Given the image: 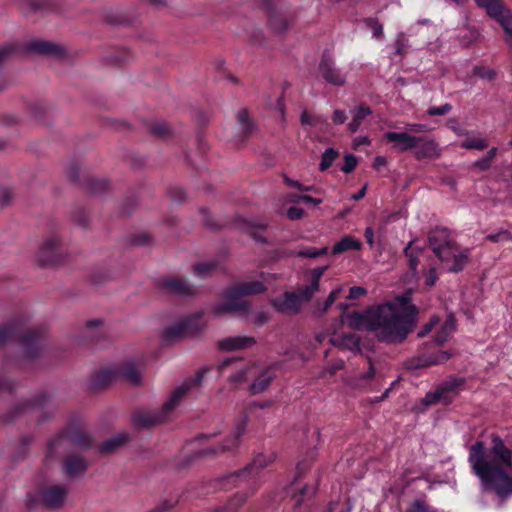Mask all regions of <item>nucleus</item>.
Masks as SVG:
<instances>
[{
	"label": "nucleus",
	"mask_w": 512,
	"mask_h": 512,
	"mask_svg": "<svg viewBox=\"0 0 512 512\" xmlns=\"http://www.w3.org/2000/svg\"><path fill=\"white\" fill-rule=\"evenodd\" d=\"M347 120V115L344 110L336 109L332 115V121L335 125L344 124Z\"/></svg>",
	"instance_id": "obj_57"
},
{
	"label": "nucleus",
	"mask_w": 512,
	"mask_h": 512,
	"mask_svg": "<svg viewBox=\"0 0 512 512\" xmlns=\"http://www.w3.org/2000/svg\"><path fill=\"white\" fill-rule=\"evenodd\" d=\"M366 294V289L359 286L351 287L349 290V299H356Z\"/></svg>",
	"instance_id": "obj_63"
},
{
	"label": "nucleus",
	"mask_w": 512,
	"mask_h": 512,
	"mask_svg": "<svg viewBox=\"0 0 512 512\" xmlns=\"http://www.w3.org/2000/svg\"><path fill=\"white\" fill-rule=\"evenodd\" d=\"M290 23V20L280 12H273L269 17V26L276 35H282Z\"/></svg>",
	"instance_id": "obj_31"
},
{
	"label": "nucleus",
	"mask_w": 512,
	"mask_h": 512,
	"mask_svg": "<svg viewBox=\"0 0 512 512\" xmlns=\"http://www.w3.org/2000/svg\"><path fill=\"white\" fill-rule=\"evenodd\" d=\"M415 147L413 148L417 159L434 158L440 156L438 143L429 137L417 136Z\"/></svg>",
	"instance_id": "obj_16"
},
{
	"label": "nucleus",
	"mask_w": 512,
	"mask_h": 512,
	"mask_svg": "<svg viewBox=\"0 0 512 512\" xmlns=\"http://www.w3.org/2000/svg\"><path fill=\"white\" fill-rule=\"evenodd\" d=\"M492 443L487 451L482 441L475 442L469 449L468 462L484 491L505 498L512 495V476L508 474L512 470V451L497 435H493Z\"/></svg>",
	"instance_id": "obj_2"
},
{
	"label": "nucleus",
	"mask_w": 512,
	"mask_h": 512,
	"mask_svg": "<svg viewBox=\"0 0 512 512\" xmlns=\"http://www.w3.org/2000/svg\"><path fill=\"white\" fill-rule=\"evenodd\" d=\"M474 74L480 77L481 79H485L488 81H493L496 77L495 70L483 66H475Z\"/></svg>",
	"instance_id": "obj_45"
},
{
	"label": "nucleus",
	"mask_w": 512,
	"mask_h": 512,
	"mask_svg": "<svg viewBox=\"0 0 512 512\" xmlns=\"http://www.w3.org/2000/svg\"><path fill=\"white\" fill-rule=\"evenodd\" d=\"M28 50L40 55L62 57L64 48L58 44L44 40H34L28 44Z\"/></svg>",
	"instance_id": "obj_21"
},
{
	"label": "nucleus",
	"mask_w": 512,
	"mask_h": 512,
	"mask_svg": "<svg viewBox=\"0 0 512 512\" xmlns=\"http://www.w3.org/2000/svg\"><path fill=\"white\" fill-rule=\"evenodd\" d=\"M68 444L82 446L88 448L92 445V439L89 435L82 431H65L53 438L48 445L49 456L57 455L60 449Z\"/></svg>",
	"instance_id": "obj_9"
},
{
	"label": "nucleus",
	"mask_w": 512,
	"mask_h": 512,
	"mask_svg": "<svg viewBox=\"0 0 512 512\" xmlns=\"http://www.w3.org/2000/svg\"><path fill=\"white\" fill-rule=\"evenodd\" d=\"M61 260L62 254L60 253V241L58 237L51 236L47 238L39 250L38 262L43 266H47L58 264Z\"/></svg>",
	"instance_id": "obj_12"
},
{
	"label": "nucleus",
	"mask_w": 512,
	"mask_h": 512,
	"mask_svg": "<svg viewBox=\"0 0 512 512\" xmlns=\"http://www.w3.org/2000/svg\"><path fill=\"white\" fill-rule=\"evenodd\" d=\"M300 121L302 125H307L311 127H318L320 125H327V123L320 118L319 116L311 115L307 111H303L300 116Z\"/></svg>",
	"instance_id": "obj_41"
},
{
	"label": "nucleus",
	"mask_w": 512,
	"mask_h": 512,
	"mask_svg": "<svg viewBox=\"0 0 512 512\" xmlns=\"http://www.w3.org/2000/svg\"><path fill=\"white\" fill-rule=\"evenodd\" d=\"M270 459L265 455H257L252 463H250L247 467H245L243 470L238 471L237 473L232 474L231 478L242 480H252L256 479L262 469L268 466L270 463Z\"/></svg>",
	"instance_id": "obj_15"
},
{
	"label": "nucleus",
	"mask_w": 512,
	"mask_h": 512,
	"mask_svg": "<svg viewBox=\"0 0 512 512\" xmlns=\"http://www.w3.org/2000/svg\"><path fill=\"white\" fill-rule=\"evenodd\" d=\"M405 256L408 258V265L413 275L417 273L419 257L422 254L421 248H414L413 241H410L404 249Z\"/></svg>",
	"instance_id": "obj_33"
},
{
	"label": "nucleus",
	"mask_w": 512,
	"mask_h": 512,
	"mask_svg": "<svg viewBox=\"0 0 512 512\" xmlns=\"http://www.w3.org/2000/svg\"><path fill=\"white\" fill-rule=\"evenodd\" d=\"M204 324L200 315H192L180 319L165 328L163 337L167 341H174L186 336H195L203 330Z\"/></svg>",
	"instance_id": "obj_7"
},
{
	"label": "nucleus",
	"mask_w": 512,
	"mask_h": 512,
	"mask_svg": "<svg viewBox=\"0 0 512 512\" xmlns=\"http://www.w3.org/2000/svg\"><path fill=\"white\" fill-rule=\"evenodd\" d=\"M318 290L319 284L311 280L310 283L301 288L297 294L300 296V300L303 303L304 301H309Z\"/></svg>",
	"instance_id": "obj_39"
},
{
	"label": "nucleus",
	"mask_w": 512,
	"mask_h": 512,
	"mask_svg": "<svg viewBox=\"0 0 512 512\" xmlns=\"http://www.w3.org/2000/svg\"><path fill=\"white\" fill-rule=\"evenodd\" d=\"M32 11H40V10H54L55 6L51 0H33L31 2Z\"/></svg>",
	"instance_id": "obj_49"
},
{
	"label": "nucleus",
	"mask_w": 512,
	"mask_h": 512,
	"mask_svg": "<svg viewBox=\"0 0 512 512\" xmlns=\"http://www.w3.org/2000/svg\"><path fill=\"white\" fill-rule=\"evenodd\" d=\"M240 125V130L244 136L248 135L252 129V124L248 120V113L246 110H241L237 114Z\"/></svg>",
	"instance_id": "obj_43"
},
{
	"label": "nucleus",
	"mask_w": 512,
	"mask_h": 512,
	"mask_svg": "<svg viewBox=\"0 0 512 512\" xmlns=\"http://www.w3.org/2000/svg\"><path fill=\"white\" fill-rule=\"evenodd\" d=\"M208 368L199 369L195 376L186 380L183 384L176 387L168 400L163 404L160 411H140L133 415V424L137 428H151L167 420L169 414L178 406L182 398L192 386L200 385Z\"/></svg>",
	"instance_id": "obj_3"
},
{
	"label": "nucleus",
	"mask_w": 512,
	"mask_h": 512,
	"mask_svg": "<svg viewBox=\"0 0 512 512\" xmlns=\"http://www.w3.org/2000/svg\"><path fill=\"white\" fill-rule=\"evenodd\" d=\"M366 24L372 28L373 37L382 38L384 36L383 25L377 20L369 18L366 20Z\"/></svg>",
	"instance_id": "obj_52"
},
{
	"label": "nucleus",
	"mask_w": 512,
	"mask_h": 512,
	"mask_svg": "<svg viewBox=\"0 0 512 512\" xmlns=\"http://www.w3.org/2000/svg\"><path fill=\"white\" fill-rule=\"evenodd\" d=\"M330 343L333 346L339 347L342 350H348L353 353H360V337L356 334L349 333V334H343L340 336L332 337L330 340Z\"/></svg>",
	"instance_id": "obj_23"
},
{
	"label": "nucleus",
	"mask_w": 512,
	"mask_h": 512,
	"mask_svg": "<svg viewBox=\"0 0 512 512\" xmlns=\"http://www.w3.org/2000/svg\"><path fill=\"white\" fill-rule=\"evenodd\" d=\"M344 367V361L342 359L333 360L330 364L325 368V372L333 375L336 371L342 369Z\"/></svg>",
	"instance_id": "obj_56"
},
{
	"label": "nucleus",
	"mask_w": 512,
	"mask_h": 512,
	"mask_svg": "<svg viewBox=\"0 0 512 512\" xmlns=\"http://www.w3.org/2000/svg\"><path fill=\"white\" fill-rule=\"evenodd\" d=\"M107 181L102 179H93L90 182V188L94 193H99L107 187Z\"/></svg>",
	"instance_id": "obj_58"
},
{
	"label": "nucleus",
	"mask_w": 512,
	"mask_h": 512,
	"mask_svg": "<svg viewBox=\"0 0 512 512\" xmlns=\"http://www.w3.org/2000/svg\"><path fill=\"white\" fill-rule=\"evenodd\" d=\"M247 425V419L243 418L236 426L233 432V437L231 439H226L224 443L219 447H211L208 449H204L199 452V456H207V455H216L220 451L226 452L231 451L234 448H237L240 444L241 437L245 434Z\"/></svg>",
	"instance_id": "obj_13"
},
{
	"label": "nucleus",
	"mask_w": 512,
	"mask_h": 512,
	"mask_svg": "<svg viewBox=\"0 0 512 512\" xmlns=\"http://www.w3.org/2000/svg\"><path fill=\"white\" fill-rule=\"evenodd\" d=\"M357 164V158L352 154H348L344 158V164L342 165L341 170L344 173H350L356 168Z\"/></svg>",
	"instance_id": "obj_50"
},
{
	"label": "nucleus",
	"mask_w": 512,
	"mask_h": 512,
	"mask_svg": "<svg viewBox=\"0 0 512 512\" xmlns=\"http://www.w3.org/2000/svg\"><path fill=\"white\" fill-rule=\"evenodd\" d=\"M87 462L78 455L69 456L63 464V472L69 477H77L85 473Z\"/></svg>",
	"instance_id": "obj_24"
},
{
	"label": "nucleus",
	"mask_w": 512,
	"mask_h": 512,
	"mask_svg": "<svg viewBox=\"0 0 512 512\" xmlns=\"http://www.w3.org/2000/svg\"><path fill=\"white\" fill-rule=\"evenodd\" d=\"M338 156V152L333 148H327L321 156V162L319 168L321 171L327 170L335 161Z\"/></svg>",
	"instance_id": "obj_38"
},
{
	"label": "nucleus",
	"mask_w": 512,
	"mask_h": 512,
	"mask_svg": "<svg viewBox=\"0 0 512 512\" xmlns=\"http://www.w3.org/2000/svg\"><path fill=\"white\" fill-rule=\"evenodd\" d=\"M439 323V318L434 316L431 317L429 322L418 332V337H425L432 329Z\"/></svg>",
	"instance_id": "obj_54"
},
{
	"label": "nucleus",
	"mask_w": 512,
	"mask_h": 512,
	"mask_svg": "<svg viewBox=\"0 0 512 512\" xmlns=\"http://www.w3.org/2000/svg\"><path fill=\"white\" fill-rule=\"evenodd\" d=\"M322 77L329 83L341 86L345 83V76L335 67L334 62L323 57L319 66Z\"/></svg>",
	"instance_id": "obj_19"
},
{
	"label": "nucleus",
	"mask_w": 512,
	"mask_h": 512,
	"mask_svg": "<svg viewBox=\"0 0 512 512\" xmlns=\"http://www.w3.org/2000/svg\"><path fill=\"white\" fill-rule=\"evenodd\" d=\"M275 378L273 367L263 369L257 378L251 383L250 391L252 394H259L266 390L271 381Z\"/></svg>",
	"instance_id": "obj_25"
},
{
	"label": "nucleus",
	"mask_w": 512,
	"mask_h": 512,
	"mask_svg": "<svg viewBox=\"0 0 512 512\" xmlns=\"http://www.w3.org/2000/svg\"><path fill=\"white\" fill-rule=\"evenodd\" d=\"M408 302L409 294H405L394 303L381 304L364 313L353 312L348 315L349 326L373 332L382 342H402L417 321V308Z\"/></svg>",
	"instance_id": "obj_1"
},
{
	"label": "nucleus",
	"mask_w": 512,
	"mask_h": 512,
	"mask_svg": "<svg viewBox=\"0 0 512 512\" xmlns=\"http://www.w3.org/2000/svg\"><path fill=\"white\" fill-rule=\"evenodd\" d=\"M464 384V379L450 377L442 382L434 391L428 392L422 400L425 406H432L438 403L448 405L452 402L453 395Z\"/></svg>",
	"instance_id": "obj_8"
},
{
	"label": "nucleus",
	"mask_w": 512,
	"mask_h": 512,
	"mask_svg": "<svg viewBox=\"0 0 512 512\" xmlns=\"http://www.w3.org/2000/svg\"><path fill=\"white\" fill-rule=\"evenodd\" d=\"M461 147L469 150L482 151L488 147V141L480 136L467 137L462 143Z\"/></svg>",
	"instance_id": "obj_36"
},
{
	"label": "nucleus",
	"mask_w": 512,
	"mask_h": 512,
	"mask_svg": "<svg viewBox=\"0 0 512 512\" xmlns=\"http://www.w3.org/2000/svg\"><path fill=\"white\" fill-rule=\"evenodd\" d=\"M256 344L252 336H230L217 341L216 347L221 352H235L245 350Z\"/></svg>",
	"instance_id": "obj_14"
},
{
	"label": "nucleus",
	"mask_w": 512,
	"mask_h": 512,
	"mask_svg": "<svg viewBox=\"0 0 512 512\" xmlns=\"http://www.w3.org/2000/svg\"><path fill=\"white\" fill-rule=\"evenodd\" d=\"M486 239L495 243L508 242L512 240V236L507 230H500L497 233L487 235Z\"/></svg>",
	"instance_id": "obj_46"
},
{
	"label": "nucleus",
	"mask_w": 512,
	"mask_h": 512,
	"mask_svg": "<svg viewBox=\"0 0 512 512\" xmlns=\"http://www.w3.org/2000/svg\"><path fill=\"white\" fill-rule=\"evenodd\" d=\"M361 243L351 236H345L337 242L332 249L333 254H340L349 250H359Z\"/></svg>",
	"instance_id": "obj_32"
},
{
	"label": "nucleus",
	"mask_w": 512,
	"mask_h": 512,
	"mask_svg": "<svg viewBox=\"0 0 512 512\" xmlns=\"http://www.w3.org/2000/svg\"><path fill=\"white\" fill-rule=\"evenodd\" d=\"M341 291H342L341 287L333 289L330 292L328 298L321 305L318 304L319 311L321 313H325L332 306V304L335 302L337 296L341 293Z\"/></svg>",
	"instance_id": "obj_44"
},
{
	"label": "nucleus",
	"mask_w": 512,
	"mask_h": 512,
	"mask_svg": "<svg viewBox=\"0 0 512 512\" xmlns=\"http://www.w3.org/2000/svg\"><path fill=\"white\" fill-rule=\"evenodd\" d=\"M451 357V354L447 351H439L436 354L423 356L415 360V363L412 365L414 368L427 367L430 365H437L444 363Z\"/></svg>",
	"instance_id": "obj_29"
},
{
	"label": "nucleus",
	"mask_w": 512,
	"mask_h": 512,
	"mask_svg": "<svg viewBox=\"0 0 512 512\" xmlns=\"http://www.w3.org/2000/svg\"><path fill=\"white\" fill-rule=\"evenodd\" d=\"M127 440V436L124 434L114 435L106 439L100 446V451L103 453H109L123 445Z\"/></svg>",
	"instance_id": "obj_34"
},
{
	"label": "nucleus",
	"mask_w": 512,
	"mask_h": 512,
	"mask_svg": "<svg viewBox=\"0 0 512 512\" xmlns=\"http://www.w3.org/2000/svg\"><path fill=\"white\" fill-rule=\"evenodd\" d=\"M405 512H435L422 500L413 501Z\"/></svg>",
	"instance_id": "obj_48"
},
{
	"label": "nucleus",
	"mask_w": 512,
	"mask_h": 512,
	"mask_svg": "<svg viewBox=\"0 0 512 512\" xmlns=\"http://www.w3.org/2000/svg\"><path fill=\"white\" fill-rule=\"evenodd\" d=\"M456 329L455 319L452 315L448 316L446 320L441 324L440 329L434 336L433 342L435 345H443L448 341L450 336Z\"/></svg>",
	"instance_id": "obj_26"
},
{
	"label": "nucleus",
	"mask_w": 512,
	"mask_h": 512,
	"mask_svg": "<svg viewBox=\"0 0 512 512\" xmlns=\"http://www.w3.org/2000/svg\"><path fill=\"white\" fill-rule=\"evenodd\" d=\"M247 496L243 493H238L230 499V501L224 506L214 512H237L238 509L245 503Z\"/></svg>",
	"instance_id": "obj_35"
},
{
	"label": "nucleus",
	"mask_w": 512,
	"mask_h": 512,
	"mask_svg": "<svg viewBox=\"0 0 512 512\" xmlns=\"http://www.w3.org/2000/svg\"><path fill=\"white\" fill-rule=\"evenodd\" d=\"M416 137L407 132H386L384 134L385 140L394 143V147L399 152L413 150L416 145Z\"/></svg>",
	"instance_id": "obj_18"
},
{
	"label": "nucleus",
	"mask_w": 512,
	"mask_h": 512,
	"mask_svg": "<svg viewBox=\"0 0 512 512\" xmlns=\"http://www.w3.org/2000/svg\"><path fill=\"white\" fill-rule=\"evenodd\" d=\"M452 110V105L449 103H445L441 106H432L427 110V114L429 116H442L450 113Z\"/></svg>",
	"instance_id": "obj_47"
},
{
	"label": "nucleus",
	"mask_w": 512,
	"mask_h": 512,
	"mask_svg": "<svg viewBox=\"0 0 512 512\" xmlns=\"http://www.w3.org/2000/svg\"><path fill=\"white\" fill-rule=\"evenodd\" d=\"M435 255L442 262L447 263L448 271L453 273L462 271L469 257L468 251H460L455 242L442 248L440 252H435Z\"/></svg>",
	"instance_id": "obj_10"
},
{
	"label": "nucleus",
	"mask_w": 512,
	"mask_h": 512,
	"mask_svg": "<svg viewBox=\"0 0 512 512\" xmlns=\"http://www.w3.org/2000/svg\"><path fill=\"white\" fill-rule=\"evenodd\" d=\"M351 113H352V120L348 124V129L352 133H355L361 127L365 118L372 113V110L368 106L361 105V106L354 108L351 111Z\"/></svg>",
	"instance_id": "obj_30"
},
{
	"label": "nucleus",
	"mask_w": 512,
	"mask_h": 512,
	"mask_svg": "<svg viewBox=\"0 0 512 512\" xmlns=\"http://www.w3.org/2000/svg\"><path fill=\"white\" fill-rule=\"evenodd\" d=\"M303 215H304V210L299 207H290L287 210V217L290 220H298V219L302 218Z\"/></svg>",
	"instance_id": "obj_59"
},
{
	"label": "nucleus",
	"mask_w": 512,
	"mask_h": 512,
	"mask_svg": "<svg viewBox=\"0 0 512 512\" xmlns=\"http://www.w3.org/2000/svg\"><path fill=\"white\" fill-rule=\"evenodd\" d=\"M327 251V247H323L320 249L310 247L295 252V255L298 257L317 258L319 256L325 255Z\"/></svg>",
	"instance_id": "obj_42"
},
{
	"label": "nucleus",
	"mask_w": 512,
	"mask_h": 512,
	"mask_svg": "<svg viewBox=\"0 0 512 512\" xmlns=\"http://www.w3.org/2000/svg\"><path fill=\"white\" fill-rule=\"evenodd\" d=\"M122 376L134 385L141 383V376L133 363H128L121 369Z\"/></svg>",
	"instance_id": "obj_37"
},
{
	"label": "nucleus",
	"mask_w": 512,
	"mask_h": 512,
	"mask_svg": "<svg viewBox=\"0 0 512 512\" xmlns=\"http://www.w3.org/2000/svg\"><path fill=\"white\" fill-rule=\"evenodd\" d=\"M438 279L436 270L434 268L429 269V271L425 275V284L429 287H432Z\"/></svg>",
	"instance_id": "obj_61"
},
{
	"label": "nucleus",
	"mask_w": 512,
	"mask_h": 512,
	"mask_svg": "<svg viewBox=\"0 0 512 512\" xmlns=\"http://www.w3.org/2000/svg\"><path fill=\"white\" fill-rule=\"evenodd\" d=\"M249 368H241L229 376V381L235 384L244 382L247 379Z\"/></svg>",
	"instance_id": "obj_51"
},
{
	"label": "nucleus",
	"mask_w": 512,
	"mask_h": 512,
	"mask_svg": "<svg viewBox=\"0 0 512 512\" xmlns=\"http://www.w3.org/2000/svg\"><path fill=\"white\" fill-rule=\"evenodd\" d=\"M327 269H328V266H322V267L313 269L311 271V280L316 281V283L319 284L321 277L323 276V274L326 272Z\"/></svg>",
	"instance_id": "obj_62"
},
{
	"label": "nucleus",
	"mask_w": 512,
	"mask_h": 512,
	"mask_svg": "<svg viewBox=\"0 0 512 512\" xmlns=\"http://www.w3.org/2000/svg\"><path fill=\"white\" fill-rule=\"evenodd\" d=\"M395 54L403 57L409 48V41L404 32H399L395 40Z\"/></svg>",
	"instance_id": "obj_40"
},
{
	"label": "nucleus",
	"mask_w": 512,
	"mask_h": 512,
	"mask_svg": "<svg viewBox=\"0 0 512 512\" xmlns=\"http://www.w3.org/2000/svg\"><path fill=\"white\" fill-rule=\"evenodd\" d=\"M46 400V395H43L41 399H37L34 401H25L19 406L15 408L13 411V415L9 417L8 421L14 420L18 415L24 414L28 411H31L32 413L37 414L44 408V401Z\"/></svg>",
	"instance_id": "obj_27"
},
{
	"label": "nucleus",
	"mask_w": 512,
	"mask_h": 512,
	"mask_svg": "<svg viewBox=\"0 0 512 512\" xmlns=\"http://www.w3.org/2000/svg\"><path fill=\"white\" fill-rule=\"evenodd\" d=\"M375 377V369L374 366L369 359V368L365 373L360 374L359 376H351L348 377L345 382L352 388H363Z\"/></svg>",
	"instance_id": "obj_28"
},
{
	"label": "nucleus",
	"mask_w": 512,
	"mask_h": 512,
	"mask_svg": "<svg viewBox=\"0 0 512 512\" xmlns=\"http://www.w3.org/2000/svg\"><path fill=\"white\" fill-rule=\"evenodd\" d=\"M308 491L309 488L307 486H303L299 489L298 493L293 492L292 497L295 499V505H300Z\"/></svg>",
	"instance_id": "obj_64"
},
{
	"label": "nucleus",
	"mask_w": 512,
	"mask_h": 512,
	"mask_svg": "<svg viewBox=\"0 0 512 512\" xmlns=\"http://www.w3.org/2000/svg\"><path fill=\"white\" fill-rule=\"evenodd\" d=\"M67 487L64 485H53L43 491L42 498L46 506L59 508L67 496Z\"/></svg>",
	"instance_id": "obj_20"
},
{
	"label": "nucleus",
	"mask_w": 512,
	"mask_h": 512,
	"mask_svg": "<svg viewBox=\"0 0 512 512\" xmlns=\"http://www.w3.org/2000/svg\"><path fill=\"white\" fill-rule=\"evenodd\" d=\"M265 290L264 285L260 281H251L239 283L224 292V302L214 308L216 315L220 316L224 313L239 312L248 310L243 296L259 294Z\"/></svg>",
	"instance_id": "obj_4"
},
{
	"label": "nucleus",
	"mask_w": 512,
	"mask_h": 512,
	"mask_svg": "<svg viewBox=\"0 0 512 512\" xmlns=\"http://www.w3.org/2000/svg\"><path fill=\"white\" fill-rule=\"evenodd\" d=\"M439 323V318L434 316L431 317L429 322L418 332V337H425L432 329Z\"/></svg>",
	"instance_id": "obj_55"
},
{
	"label": "nucleus",
	"mask_w": 512,
	"mask_h": 512,
	"mask_svg": "<svg viewBox=\"0 0 512 512\" xmlns=\"http://www.w3.org/2000/svg\"><path fill=\"white\" fill-rule=\"evenodd\" d=\"M477 6L486 11L502 27L505 42L512 48V12L502 0H474Z\"/></svg>",
	"instance_id": "obj_5"
},
{
	"label": "nucleus",
	"mask_w": 512,
	"mask_h": 512,
	"mask_svg": "<svg viewBox=\"0 0 512 512\" xmlns=\"http://www.w3.org/2000/svg\"><path fill=\"white\" fill-rule=\"evenodd\" d=\"M214 268V264L199 263L194 266V271L199 275H204Z\"/></svg>",
	"instance_id": "obj_60"
},
{
	"label": "nucleus",
	"mask_w": 512,
	"mask_h": 512,
	"mask_svg": "<svg viewBox=\"0 0 512 512\" xmlns=\"http://www.w3.org/2000/svg\"><path fill=\"white\" fill-rule=\"evenodd\" d=\"M429 246L433 252H440L442 248L452 245L455 242L446 228H435L428 236Z\"/></svg>",
	"instance_id": "obj_22"
},
{
	"label": "nucleus",
	"mask_w": 512,
	"mask_h": 512,
	"mask_svg": "<svg viewBox=\"0 0 512 512\" xmlns=\"http://www.w3.org/2000/svg\"><path fill=\"white\" fill-rule=\"evenodd\" d=\"M14 336H19L21 346L27 357H33L39 348L40 336L34 330H25L19 323H11L0 327V344Z\"/></svg>",
	"instance_id": "obj_6"
},
{
	"label": "nucleus",
	"mask_w": 512,
	"mask_h": 512,
	"mask_svg": "<svg viewBox=\"0 0 512 512\" xmlns=\"http://www.w3.org/2000/svg\"><path fill=\"white\" fill-rule=\"evenodd\" d=\"M158 288L165 294L173 297H187L196 294L195 286L187 281L175 277H165L158 281Z\"/></svg>",
	"instance_id": "obj_11"
},
{
	"label": "nucleus",
	"mask_w": 512,
	"mask_h": 512,
	"mask_svg": "<svg viewBox=\"0 0 512 512\" xmlns=\"http://www.w3.org/2000/svg\"><path fill=\"white\" fill-rule=\"evenodd\" d=\"M274 307L285 314H296L299 312L302 302L297 293L286 292L282 297L273 301Z\"/></svg>",
	"instance_id": "obj_17"
},
{
	"label": "nucleus",
	"mask_w": 512,
	"mask_h": 512,
	"mask_svg": "<svg viewBox=\"0 0 512 512\" xmlns=\"http://www.w3.org/2000/svg\"><path fill=\"white\" fill-rule=\"evenodd\" d=\"M151 131L154 135L163 137L169 133V127L165 122H158L151 127Z\"/></svg>",
	"instance_id": "obj_53"
}]
</instances>
